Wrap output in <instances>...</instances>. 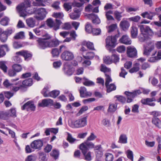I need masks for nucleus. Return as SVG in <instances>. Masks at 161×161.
Here are the masks:
<instances>
[{"instance_id": "obj_1", "label": "nucleus", "mask_w": 161, "mask_h": 161, "mask_svg": "<svg viewBox=\"0 0 161 161\" xmlns=\"http://www.w3.org/2000/svg\"><path fill=\"white\" fill-rule=\"evenodd\" d=\"M17 11L21 16L25 17L27 14H32L35 13L36 9L34 7L31 5L28 1L25 2L19 5L16 7Z\"/></svg>"}, {"instance_id": "obj_2", "label": "nucleus", "mask_w": 161, "mask_h": 161, "mask_svg": "<svg viewBox=\"0 0 161 161\" xmlns=\"http://www.w3.org/2000/svg\"><path fill=\"white\" fill-rule=\"evenodd\" d=\"M150 22V21L144 20L142 21L140 24H138V26L140 28L141 32L139 36V38L140 41L142 42H144L146 40L148 37V35L152 36L154 34L153 30L149 26L141 24H148Z\"/></svg>"}, {"instance_id": "obj_3", "label": "nucleus", "mask_w": 161, "mask_h": 161, "mask_svg": "<svg viewBox=\"0 0 161 161\" xmlns=\"http://www.w3.org/2000/svg\"><path fill=\"white\" fill-rule=\"evenodd\" d=\"M150 91L148 89L142 88H141L140 89L134 91L132 92L126 91L125 92V94L127 97V102L129 103H130L132 101L133 98L142 93V92L145 94H148Z\"/></svg>"}, {"instance_id": "obj_4", "label": "nucleus", "mask_w": 161, "mask_h": 161, "mask_svg": "<svg viewBox=\"0 0 161 161\" xmlns=\"http://www.w3.org/2000/svg\"><path fill=\"white\" fill-rule=\"evenodd\" d=\"M46 36L45 38L36 39L37 46L39 48L45 49L48 47V40L50 39L51 37L48 35H47Z\"/></svg>"}, {"instance_id": "obj_5", "label": "nucleus", "mask_w": 161, "mask_h": 161, "mask_svg": "<svg viewBox=\"0 0 161 161\" xmlns=\"http://www.w3.org/2000/svg\"><path fill=\"white\" fill-rule=\"evenodd\" d=\"M87 123L86 117H83L72 122L70 126L73 128H79L84 127Z\"/></svg>"}, {"instance_id": "obj_6", "label": "nucleus", "mask_w": 161, "mask_h": 161, "mask_svg": "<svg viewBox=\"0 0 161 161\" xmlns=\"http://www.w3.org/2000/svg\"><path fill=\"white\" fill-rule=\"evenodd\" d=\"M35 14L36 15L34 17L38 20H42L46 17L47 12L44 8L36 9Z\"/></svg>"}, {"instance_id": "obj_7", "label": "nucleus", "mask_w": 161, "mask_h": 161, "mask_svg": "<svg viewBox=\"0 0 161 161\" xmlns=\"http://www.w3.org/2000/svg\"><path fill=\"white\" fill-rule=\"evenodd\" d=\"M47 25L50 28H53V29L56 31L58 29L62 23L61 21L58 19H55V22H54L52 19H47Z\"/></svg>"}, {"instance_id": "obj_8", "label": "nucleus", "mask_w": 161, "mask_h": 161, "mask_svg": "<svg viewBox=\"0 0 161 161\" xmlns=\"http://www.w3.org/2000/svg\"><path fill=\"white\" fill-rule=\"evenodd\" d=\"M13 32L11 29L6 30L5 31H3V30L0 28V39L2 42H5L8 38V36L11 35Z\"/></svg>"}, {"instance_id": "obj_9", "label": "nucleus", "mask_w": 161, "mask_h": 161, "mask_svg": "<svg viewBox=\"0 0 161 161\" xmlns=\"http://www.w3.org/2000/svg\"><path fill=\"white\" fill-rule=\"evenodd\" d=\"M80 148L84 156L85 159L88 161L91 160V153L89 152L86 153L88 150L87 147L84 143H82L80 145Z\"/></svg>"}, {"instance_id": "obj_10", "label": "nucleus", "mask_w": 161, "mask_h": 161, "mask_svg": "<svg viewBox=\"0 0 161 161\" xmlns=\"http://www.w3.org/2000/svg\"><path fill=\"white\" fill-rule=\"evenodd\" d=\"M61 57L62 60L68 61L72 60L74 58V56L72 52L69 51L65 50L62 53Z\"/></svg>"}, {"instance_id": "obj_11", "label": "nucleus", "mask_w": 161, "mask_h": 161, "mask_svg": "<svg viewBox=\"0 0 161 161\" xmlns=\"http://www.w3.org/2000/svg\"><path fill=\"white\" fill-rule=\"evenodd\" d=\"M154 48V44L153 42H148L146 46L144 47L143 54L147 56L149 55Z\"/></svg>"}, {"instance_id": "obj_12", "label": "nucleus", "mask_w": 161, "mask_h": 161, "mask_svg": "<svg viewBox=\"0 0 161 161\" xmlns=\"http://www.w3.org/2000/svg\"><path fill=\"white\" fill-rule=\"evenodd\" d=\"M116 39L112 36H108L106 39V46L107 47H114L116 44Z\"/></svg>"}, {"instance_id": "obj_13", "label": "nucleus", "mask_w": 161, "mask_h": 161, "mask_svg": "<svg viewBox=\"0 0 161 161\" xmlns=\"http://www.w3.org/2000/svg\"><path fill=\"white\" fill-rule=\"evenodd\" d=\"M127 54L129 57L134 58L137 55V51L133 46H129L127 47Z\"/></svg>"}, {"instance_id": "obj_14", "label": "nucleus", "mask_w": 161, "mask_h": 161, "mask_svg": "<svg viewBox=\"0 0 161 161\" xmlns=\"http://www.w3.org/2000/svg\"><path fill=\"white\" fill-rule=\"evenodd\" d=\"M36 107L33 103L31 101H28L25 103L21 107L22 110L26 109L27 111L31 110L34 111L35 110Z\"/></svg>"}, {"instance_id": "obj_15", "label": "nucleus", "mask_w": 161, "mask_h": 161, "mask_svg": "<svg viewBox=\"0 0 161 161\" xmlns=\"http://www.w3.org/2000/svg\"><path fill=\"white\" fill-rule=\"evenodd\" d=\"M43 145V142L40 140H35L32 142L31 144V148L34 149H39Z\"/></svg>"}, {"instance_id": "obj_16", "label": "nucleus", "mask_w": 161, "mask_h": 161, "mask_svg": "<svg viewBox=\"0 0 161 161\" xmlns=\"http://www.w3.org/2000/svg\"><path fill=\"white\" fill-rule=\"evenodd\" d=\"M86 16L87 18L92 19V22L94 24H98L100 22V20L97 15L94 14H88Z\"/></svg>"}, {"instance_id": "obj_17", "label": "nucleus", "mask_w": 161, "mask_h": 161, "mask_svg": "<svg viewBox=\"0 0 161 161\" xmlns=\"http://www.w3.org/2000/svg\"><path fill=\"white\" fill-rule=\"evenodd\" d=\"M156 99L154 97L152 98H147L146 99H142L141 100V103L145 105H148L151 106H154L155 105V103H151L153 101H156Z\"/></svg>"}, {"instance_id": "obj_18", "label": "nucleus", "mask_w": 161, "mask_h": 161, "mask_svg": "<svg viewBox=\"0 0 161 161\" xmlns=\"http://www.w3.org/2000/svg\"><path fill=\"white\" fill-rule=\"evenodd\" d=\"M80 96L81 97H91L92 93L90 92L87 91L86 88L84 87H81L80 90Z\"/></svg>"}, {"instance_id": "obj_19", "label": "nucleus", "mask_w": 161, "mask_h": 161, "mask_svg": "<svg viewBox=\"0 0 161 161\" xmlns=\"http://www.w3.org/2000/svg\"><path fill=\"white\" fill-rule=\"evenodd\" d=\"M119 25L123 31H126L129 28L130 24L126 19H123L120 22Z\"/></svg>"}, {"instance_id": "obj_20", "label": "nucleus", "mask_w": 161, "mask_h": 161, "mask_svg": "<svg viewBox=\"0 0 161 161\" xmlns=\"http://www.w3.org/2000/svg\"><path fill=\"white\" fill-rule=\"evenodd\" d=\"M52 104H53V100L49 98L43 99L41 103H39V105L42 107H47Z\"/></svg>"}, {"instance_id": "obj_21", "label": "nucleus", "mask_w": 161, "mask_h": 161, "mask_svg": "<svg viewBox=\"0 0 161 161\" xmlns=\"http://www.w3.org/2000/svg\"><path fill=\"white\" fill-rule=\"evenodd\" d=\"M17 55H21L23 56L25 58V59H26L31 57V54L29 53V52L26 50H22L16 53Z\"/></svg>"}, {"instance_id": "obj_22", "label": "nucleus", "mask_w": 161, "mask_h": 161, "mask_svg": "<svg viewBox=\"0 0 161 161\" xmlns=\"http://www.w3.org/2000/svg\"><path fill=\"white\" fill-rule=\"evenodd\" d=\"M120 42L126 45H130L131 43V41L128 36L124 35L122 36L119 40Z\"/></svg>"}, {"instance_id": "obj_23", "label": "nucleus", "mask_w": 161, "mask_h": 161, "mask_svg": "<svg viewBox=\"0 0 161 161\" xmlns=\"http://www.w3.org/2000/svg\"><path fill=\"white\" fill-rule=\"evenodd\" d=\"M141 15L143 18H146L147 19L152 20L153 16L155 15V14L154 13L151 12H146L142 13Z\"/></svg>"}, {"instance_id": "obj_24", "label": "nucleus", "mask_w": 161, "mask_h": 161, "mask_svg": "<svg viewBox=\"0 0 161 161\" xmlns=\"http://www.w3.org/2000/svg\"><path fill=\"white\" fill-rule=\"evenodd\" d=\"M33 83L32 79L31 78H29L22 82V85L21 86V87H25L30 86L32 85Z\"/></svg>"}, {"instance_id": "obj_25", "label": "nucleus", "mask_w": 161, "mask_h": 161, "mask_svg": "<svg viewBox=\"0 0 161 161\" xmlns=\"http://www.w3.org/2000/svg\"><path fill=\"white\" fill-rule=\"evenodd\" d=\"M8 50L9 49L7 45H1L0 47V57H3L5 55V51H8Z\"/></svg>"}, {"instance_id": "obj_26", "label": "nucleus", "mask_w": 161, "mask_h": 161, "mask_svg": "<svg viewBox=\"0 0 161 161\" xmlns=\"http://www.w3.org/2000/svg\"><path fill=\"white\" fill-rule=\"evenodd\" d=\"M26 22L27 25L31 28L34 27L35 25L36 21L32 18H30L26 20Z\"/></svg>"}, {"instance_id": "obj_27", "label": "nucleus", "mask_w": 161, "mask_h": 161, "mask_svg": "<svg viewBox=\"0 0 161 161\" xmlns=\"http://www.w3.org/2000/svg\"><path fill=\"white\" fill-rule=\"evenodd\" d=\"M157 53V51H155L152 53V57H150L148 59V61L150 62H154L160 59V58H159V57H158L157 56H154Z\"/></svg>"}, {"instance_id": "obj_28", "label": "nucleus", "mask_w": 161, "mask_h": 161, "mask_svg": "<svg viewBox=\"0 0 161 161\" xmlns=\"http://www.w3.org/2000/svg\"><path fill=\"white\" fill-rule=\"evenodd\" d=\"M130 32L132 37L133 38H136L138 34L137 28L135 26H132L130 28Z\"/></svg>"}, {"instance_id": "obj_29", "label": "nucleus", "mask_w": 161, "mask_h": 161, "mask_svg": "<svg viewBox=\"0 0 161 161\" xmlns=\"http://www.w3.org/2000/svg\"><path fill=\"white\" fill-rule=\"evenodd\" d=\"M8 112L6 111L0 112V119L6 120L9 118Z\"/></svg>"}, {"instance_id": "obj_30", "label": "nucleus", "mask_w": 161, "mask_h": 161, "mask_svg": "<svg viewBox=\"0 0 161 161\" xmlns=\"http://www.w3.org/2000/svg\"><path fill=\"white\" fill-rule=\"evenodd\" d=\"M117 109V104L116 103L109 104V106L108 109V111L109 112H114Z\"/></svg>"}, {"instance_id": "obj_31", "label": "nucleus", "mask_w": 161, "mask_h": 161, "mask_svg": "<svg viewBox=\"0 0 161 161\" xmlns=\"http://www.w3.org/2000/svg\"><path fill=\"white\" fill-rule=\"evenodd\" d=\"M140 69V64L138 63H136L133 65L132 68L129 70V71L131 73L138 71Z\"/></svg>"}, {"instance_id": "obj_32", "label": "nucleus", "mask_w": 161, "mask_h": 161, "mask_svg": "<svg viewBox=\"0 0 161 161\" xmlns=\"http://www.w3.org/2000/svg\"><path fill=\"white\" fill-rule=\"evenodd\" d=\"M153 124L159 128H161V121L158 118L154 117L152 120Z\"/></svg>"}, {"instance_id": "obj_33", "label": "nucleus", "mask_w": 161, "mask_h": 161, "mask_svg": "<svg viewBox=\"0 0 161 161\" xmlns=\"http://www.w3.org/2000/svg\"><path fill=\"white\" fill-rule=\"evenodd\" d=\"M48 47H56L59 45V42L58 40H53L50 41L48 40Z\"/></svg>"}, {"instance_id": "obj_34", "label": "nucleus", "mask_w": 161, "mask_h": 161, "mask_svg": "<svg viewBox=\"0 0 161 161\" xmlns=\"http://www.w3.org/2000/svg\"><path fill=\"white\" fill-rule=\"evenodd\" d=\"M113 11L112 10H110L105 12V16L106 19L108 20H114V18L111 14H113Z\"/></svg>"}, {"instance_id": "obj_35", "label": "nucleus", "mask_w": 161, "mask_h": 161, "mask_svg": "<svg viewBox=\"0 0 161 161\" xmlns=\"http://www.w3.org/2000/svg\"><path fill=\"white\" fill-rule=\"evenodd\" d=\"M105 86L107 88V92H110L116 89V86L113 84H111L109 85L108 84Z\"/></svg>"}, {"instance_id": "obj_36", "label": "nucleus", "mask_w": 161, "mask_h": 161, "mask_svg": "<svg viewBox=\"0 0 161 161\" xmlns=\"http://www.w3.org/2000/svg\"><path fill=\"white\" fill-rule=\"evenodd\" d=\"M67 140L70 143L73 144L75 142L78 141V140L73 137L72 135L69 133H68L67 139Z\"/></svg>"}, {"instance_id": "obj_37", "label": "nucleus", "mask_w": 161, "mask_h": 161, "mask_svg": "<svg viewBox=\"0 0 161 161\" xmlns=\"http://www.w3.org/2000/svg\"><path fill=\"white\" fill-rule=\"evenodd\" d=\"M36 2L32 3L33 5L34 6H44L45 5L43 0H35Z\"/></svg>"}, {"instance_id": "obj_38", "label": "nucleus", "mask_w": 161, "mask_h": 161, "mask_svg": "<svg viewBox=\"0 0 161 161\" xmlns=\"http://www.w3.org/2000/svg\"><path fill=\"white\" fill-rule=\"evenodd\" d=\"M83 79L85 80V81L83 82V84L85 86H90L94 85V83L93 82L89 80L85 77L83 78Z\"/></svg>"}, {"instance_id": "obj_39", "label": "nucleus", "mask_w": 161, "mask_h": 161, "mask_svg": "<svg viewBox=\"0 0 161 161\" xmlns=\"http://www.w3.org/2000/svg\"><path fill=\"white\" fill-rule=\"evenodd\" d=\"M53 17L57 19H62L64 16V14L62 12L54 13L53 15Z\"/></svg>"}, {"instance_id": "obj_40", "label": "nucleus", "mask_w": 161, "mask_h": 161, "mask_svg": "<svg viewBox=\"0 0 161 161\" xmlns=\"http://www.w3.org/2000/svg\"><path fill=\"white\" fill-rule=\"evenodd\" d=\"M119 142L123 143L127 142V137L125 135L122 134L120 135L119 138Z\"/></svg>"}, {"instance_id": "obj_41", "label": "nucleus", "mask_w": 161, "mask_h": 161, "mask_svg": "<svg viewBox=\"0 0 161 161\" xmlns=\"http://www.w3.org/2000/svg\"><path fill=\"white\" fill-rule=\"evenodd\" d=\"M122 13V12H119L117 10L114 12V14L115 18L118 21L120 20L121 19L122 17V15H121Z\"/></svg>"}, {"instance_id": "obj_42", "label": "nucleus", "mask_w": 161, "mask_h": 161, "mask_svg": "<svg viewBox=\"0 0 161 161\" xmlns=\"http://www.w3.org/2000/svg\"><path fill=\"white\" fill-rule=\"evenodd\" d=\"M59 93L60 92L56 90L50 92L49 97L55 98L59 95Z\"/></svg>"}, {"instance_id": "obj_43", "label": "nucleus", "mask_w": 161, "mask_h": 161, "mask_svg": "<svg viewBox=\"0 0 161 161\" xmlns=\"http://www.w3.org/2000/svg\"><path fill=\"white\" fill-rule=\"evenodd\" d=\"M12 67L14 70L17 72H20L22 69L21 65L19 64H15L13 65Z\"/></svg>"}, {"instance_id": "obj_44", "label": "nucleus", "mask_w": 161, "mask_h": 161, "mask_svg": "<svg viewBox=\"0 0 161 161\" xmlns=\"http://www.w3.org/2000/svg\"><path fill=\"white\" fill-rule=\"evenodd\" d=\"M9 20V19L7 17H5L1 19L0 21V23L3 25L6 26L8 24Z\"/></svg>"}, {"instance_id": "obj_45", "label": "nucleus", "mask_w": 161, "mask_h": 161, "mask_svg": "<svg viewBox=\"0 0 161 161\" xmlns=\"http://www.w3.org/2000/svg\"><path fill=\"white\" fill-rule=\"evenodd\" d=\"M114 97L116 98L119 102L122 103H125L126 101V98L125 97L121 96H115Z\"/></svg>"}, {"instance_id": "obj_46", "label": "nucleus", "mask_w": 161, "mask_h": 161, "mask_svg": "<svg viewBox=\"0 0 161 161\" xmlns=\"http://www.w3.org/2000/svg\"><path fill=\"white\" fill-rule=\"evenodd\" d=\"M6 62L5 61H0V68L4 72L7 71V67L6 65Z\"/></svg>"}, {"instance_id": "obj_47", "label": "nucleus", "mask_w": 161, "mask_h": 161, "mask_svg": "<svg viewBox=\"0 0 161 161\" xmlns=\"http://www.w3.org/2000/svg\"><path fill=\"white\" fill-rule=\"evenodd\" d=\"M100 70L101 71L105 73V74H109L110 72V69L107 68L105 65L102 64Z\"/></svg>"}, {"instance_id": "obj_48", "label": "nucleus", "mask_w": 161, "mask_h": 161, "mask_svg": "<svg viewBox=\"0 0 161 161\" xmlns=\"http://www.w3.org/2000/svg\"><path fill=\"white\" fill-rule=\"evenodd\" d=\"M106 161H112L114 159V156L111 153H107L105 154Z\"/></svg>"}, {"instance_id": "obj_49", "label": "nucleus", "mask_w": 161, "mask_h": 161, "mask_svg": "<svg viewBox=\"0 0 161 161\" xmlns=\"http://www.w3.org/2000/svg\"><path fill=\"white\" fill-rule=\"evenodd\" d=\"M72 3H66L64 4V7L66 11H68L72 8Z\"/></svg>"}, {"instance_id": "obj_50", "label": "nucleus", "mask_w": 161, "mask_h": 161, "mask_svg": "<svg viewBox=\"0 0 161 161\" xmlns=\"http://www.w3.org/2000/svg\"><path fill=\"white\" fill-rule=\"evenodd\" d=\"M126 153L127 158L131 161H133V152L130 150H128L127 151Z\"/></svg>"}, {"instance_id": "obj_51", "label": "nucleus", "mask_w": 161, "mask_h": 161, "mask_svg": "<svg viewBox=\"0 0 161 161\" xmlns=\"http://www.w3.org/2000/svg\"><path fill=\"white\" fill-rule=\"evenodd\" d=\"M59 155L58 151L55 149H53L50 153V155L52 157L54 158L55 159L58 158Z\"/></svg>"}, {"instance_id": "obj_52", "label": "nucleus", "mask_w": 161, "mask_h": 161, "mask_svg": "<svg viewBox=\"0 0 161 161\" xmlns=\"http://www.w3.org/2000/svg\"><path fill=\"white\" fill-rule=\"evenodd\" d=\"M83 143H84L86 147L87 146L89 148H93L94 147V144L90 141L85 140Z\"/></svg>"}, {"instance_id": "obj_53", "label": "nucleus", "mask_w": 161, "mask_h": 161, "mask_svg": "<svg viewBox=\"0 0 161 161\" xmlns=\"http://www.w3.org/2000/svg\"><path fill=\"white\" fill-rule=\"evenodd\" d=\"M97 138V136L93 132L91 133L87 137L86 140L87 141H93Z\"/></svg>"}, {"instance_id": "obj_54", "label": "nucleus", "mask_w": 161, "mask_h": 161, "mask_svg": "<svg viewBox=\"0 0 161 161\" xmlns=\"http://www.w3.org/2000/svg\"><path fill=\"white\" fill-rule=\"evenodd\" d=\"M83 44L84 45H86L87 47L90 49H94V47L93 46V43L92 42H84L83 43Z\"/></svg>"}, {"instance_id": "obj_55", "label": "nucleus", "mask_w": 161, "mask_h": 161, "mask_svg": "<svg viewBox=\"0 0 161 161\" xmlns=\"http://www.w3.org/2000/svg\"><path fill=\"white\" fill-rule=\"evenodd\" d=\"M24 36V32L20 31L17 33L14 36V38L16 39H22Z\"/></svg>"}, {"instance_id": "obj_56", "label": "nucleus", "mask_w": 161, "mask_h": 161, "mask_svg": "<svg viewBox=\"0 0 161 161\" xmlns=\"http://www.w3.org/2000/svg\"><path fill=\"white\" fill-rule=\"evenodd\" d=\"M80 14L76 12H73L70 14V17L72 19H75L79 18Z\"/></svg>"}, {"instance_id": "obj_57", "label": "nucleus", "mask_w": 161, "mask_h": 161, "mask_svg": "<svg viewBox=\"0 0 161 161\" xmlns=\"http://www.w3.org/2000/svg\"><path fill=\"white\" fill-rule=\"evenodd\" d=\"M7 112H8V113L9 115H10L9 116V118L10 117H16V112L15 109H11L9 110Z\"/></svg>"}, {"instance_id": "obj_58", "label": "nucleus", "mask_w": 161, "mask_h": 161, "mask_svg": "<svg viewBox=\"0 0 161 161\" xmlns=\"http://www.w3.org/2000/svg\"><path fill=\"white\" fill-rule=\"evenodd\" d=\"M71 28V24L69 22H67L64 23L62 26V28L65 30L70 29Z\"/></svg>"}, {"instance_id": "obj_59", "label": "nucleus", "mask_w": 161, "mask_h": 161, "mask_svg": "<svg viewBox=\"0 0 161 161\" xmlns=\"http://www.w3.org/2000/svg\"><path fill=\"white\" fill-rule=\"evenodd\" d=\"M93 29L90 24H87L85 26V30L88 33H91Z\"/></svg>"}, {"instance_id": "obj_60", "label": "nucleus", "mask_w": 161, "mask_h": 161, "mask_svg": "<svg viewBox=\"0 0 161 161\" xmlns=\"http://www.w3.org/2000/svg\"><path fill=\"white\" fill-rule=\"evenodd\" d=\"M141 17L139 16H136L129 18V20L134 22H138L140 19Z\"/></svg>"}, {"instance_id": "obj_61", "label": "nucleus", "mask_w": 161, "mask_h": 161, "mask_svg": "<svg viewBox=\"0 0 161 161\" xmlns=\"http://www.w3.org/2000/svg\"><path fill=\"white\" fill-rule=\"evenodd\" d=\"M117 27L116 24H113L108 26V32H110L113 31Z\"/></svg>"}, {"instance_id": "obj_62", "label": "nucleus", "mask_w": 161, "mask_h": 161, "mask_svg": "<svg viewBox=\"0 0 161 161\" xmlns=\"http://www.w3.org/2000/svg\"><path fill=\"white\" fill-rule=\"evenodd\" d=\"M109 74H105V76H106V82L105 85H107L110 82H111L112 81V80L111 79L110 75Z\"/></svg>"}, {"instance_id": "obj_63", "label": "nucleus", "mask_w": 161, "mask_h": 161, "mask_svg": "<svg viewBox=\"0 0 161 161\" xmlns=\"http://www.w3.org/2000/svg\"><path fill=\"white\" fill-rule=\"evenodd\" d=\"M94 35H98L100 34L101 30L100 29H93L92 31Z\"/></svg>"}, {"instance_id": "obj_64", "label": "nucleus", "mask_w": 161, "mask_h": 161, "mask_svg": "<svg viewBox=\"0 0 161 161\" xmlns=\"http://www.w3.org/2000/svg\"><path fill=\"white\" fill-rule=\"evenodd\" d=\"M103 60L104 63L107 64H110L112 63L111 58L109 56L104 58Z\"/></svg>"}]
</instances>
